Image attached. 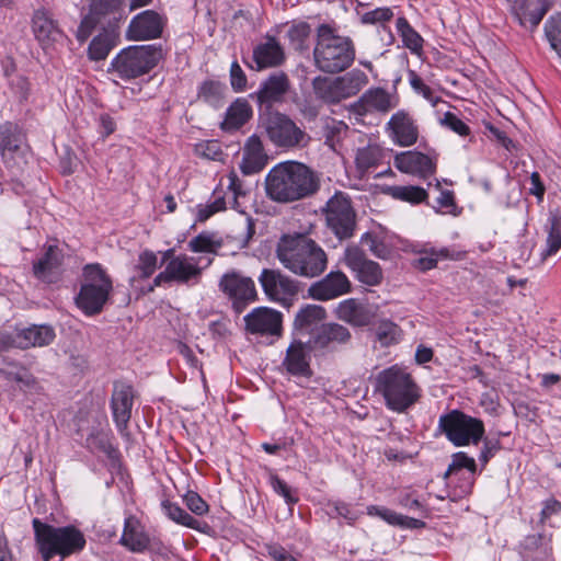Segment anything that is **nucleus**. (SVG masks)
Here are the masks:
<instances>
[{
    "label": "nucleus",
    "mask_w": 561,
    "mask_h": 561,
    "mask_svg": "<svg viewBox=\"0 0 561 561\" xmlns=\"http://www.w3.org/2000/svg\"><path fill=\"white\" fill-rule=\"evenodd\" d=\"M247 76L240 65L233 61L230 67V83L234 91L241 92L247 88Z\"/></svg>",
    "instance_id": "64"
},
{
    "label": "nucleus",
    "mask_w": 561,
    "mask_h": 561,
    "mask_svg": "<svg viewBox=\"0 0 561 561\" xmlns=\"http://www.w3.org/2000/svg\"><path fill=\"white\" fill-rule=\"evenodd\" d=\"M89 11L103 19L115 15L122 9L124 0H85Z\"/></svg>",
    "instance_id": "51"
},
{
    "label": "nucleus",
    "mask_w": 561,
    "mask_h": 561,
    "mask_svg": "<svg viewBox=\"0 0 561 561\" xmlns=\"http://www.w3.org/2000/svg\"><path fill=\"white\" fill-rule=\"evenodd\" d=\"M161 506L164 514L174 523L195 530H202L201 523L176 503L165 500L161 503Z\"/></svg>",
    "instance_id": "43"
},
{
    "label": "nucleus",
    "mask_w": 561,
    "mask_h": 561,
    "mask_svg": "<svg viewBox=\"0 0 561 561\" xmlns=\"http://www.w3.org/2000/svg\"><path fill=\"white\" fill-rule=\"evenodd\" d=\"M547 231V247L541 252L542 260L554 255L561 249V218L552 216Z\"/></svg>",
    "instance_id": "46"
},
{
    "label": "nucleus",
    "mask_w": 561,
    "mask_h": 561,
    "mask_svg": "<svg viewBox=\"0 0 561 561\" xmlns=\"http://www.w3.org/2000/svg\"><path fill=\"white\" fill-rule=\"evenodd\" d=\"M284 59V49L274 37H267L264 43L253 49V60L257 70L277 67L283 64Z\"/></svg>",
    "instance_id": "26"
},
{
    "label": "nucleus",
    "mask_w": 561,
    "mask_h": 561,
    "mask_svg": "<svg viewBox=\"0 0 561 561\" xmlns=\"http://www.w3.org/2000/svg\"><path fill=\"white\" fill-rule=\"evenodd\" d=\"M117 44V34L114 31L103 30L90 43L88 55L91 60H104Z\"/></svg>",
    "instance_id": "35"
},
{
    "label": "nucleus",
    "mask_w": 561,
    "mask_h": 561,
    "mask_svg": "<svg viewBox=\"0 0 561 561\" xmlns=\"http://www.w3.org/2000/svg\"><path fill=\"white\" fill-rule=\"evenodd\" d=\"M310 344H306L300 340H293L286 350L282 366L285 370L296 377H310L312 371L310 368Z\"/></svg>",
    "instance_id": "23"
},
{
    "label": "nucleus",
    "mask_w": 561,
    "mask_h": 561,
    "mask_svg": "<svg viewBox=\"0 0 561 561\" xmlns=\"http://www.w3.org/2000/svg\"><path fill=\"white\" fill-rule=\"evenodd\" d=\"M328 507V515L330 517H342L344 518L348 524H353L355 520L358 519L360 514L352 508V506L345 502L341 501H333L329 502L327 504Z\"/></svg>",
    "instance_id": "53"
},
{
    "label": "nucleus",
    "mask_w": 561,
    "mask_h": 561,
    "mask_svg": "<svg viewBox=\"0 0 561 561\" xmlns=\"http://www.w3.org/2000/svg\"><path fill=\"white\" fill-rule=\"evenodd\" d=\"M393 18V11L388 8H377L375 10L368 11L360 16V21L363 24H380L390 21Z\"/></svg>",
    "instance_id": "57"
},
{
    "label": "nucleus",
    "mask_w": 561,
    "mask_h": 561,
    "mask_svg": "<svg viewBox=\"0 0 561 561\" xmlns=\"http://www.w3.org/2000/svg\"><path fill=\"white\" fill-rule=\"evenodd\" d=\"M183 502L187 508L195 515L203 516L208 512V504L194 491H187L183 496Z\"/></svg>",
    "instance_id": "58"
},
{
    "label": "nucleus",
    "mask_w": 561,
    "mask_h": 561,
    "mask_svg": "<svg viewBox=\"0 0 561 561\" xmlns=\"http://www.w3.org/2000/svg\"><path fill=\"white\" fill-rule=\"evenodd\" d=\"M367 514L370 516H378L389 525L402 526V515L389 508L371 505L367 507Z\"/></svg>",
    "instance_id": "60"
},
{
    "label": "nucleus",
    "mask_w": 561,
    "mask_h": 561,
    "mask_svg": "<svg viewBox=\"0 0 561 561\" xmlns=\"http://www.w3.org/2000/svg\"><path fill=\"white\" fill-rule=\"evenodd\" d=\"M218 286L230 300L237 313H241L257 297L254 280L236 270L225 273L220 277Z\"/></svg>",
    "instance_id": "11"
},
{
    "label": "nucleus",
    "mask_w": 561,
    "mask_h": 561,
    "mask_svg": "<svg viewBox=\"0 0 561 561\" xmlns=\"http://www.w3.org/2000/svg\"><path fill=\"white\" fill-rule=\"evenodd\" d=\"M244 322L245 330L253 335L279 336L282 334V313L267 307L254 308L244 317Z\"/></svg>",
    "instance_id": "17"
},
{
    "label": "nucleus",
    "mask_w": 561,
    "mask_h": 561,
    "mask_svg": "<svg viewBox=\"0 0 561 561\" xmlns=\"http://www.w3.org/2000/svg\"><path fill=\"white\" fill-rule=\"evenodd\" d=\"M55 339V331L50 325H31L16 330L18 348L42 347L50 344Z\"/></svg>",
    "instance_id": "25"
},
{
    "label": "nucleus",
    "mask_w": 561,
    "mask_h": 561,
    "mask_svg": "<svg viewBox=\"0 0 561 561\" xmlns=\"http://www.w3.org/2000/svg\"><path fill=\"white\" fill-rule=\"evenodd\" d=\"M32 28L35 37L42 43L55 41L59 34L54 20L45 10L35 11L32 20Z\"/></svg>",
    "instance_id": "37"
},
{
    "label": "nucleus",
    "mask_w": 561,
    "mask_h": 561,
    "mask_svg": "<svg viewBox=\"0 0 561 561\" xmlns=\"http://www.w3.org/2000/svg\"><path fill=\"white\" fill-rule=\"evenodd\" d=\"M383 158V150L377 144H368L358 148L355 156L357 170L363 174L371 168H376Z\"/></svg>",
    "instance_id": "38"
},
{
    "label": "nucleus",
    "mask_w": 561,
    "mask_h": 561,
    "mask_svg": "<svg viewBox=\"0 0 561 561\" xmlns=\"http://www.w3.org/2000/svg\"><path fill=\"white\" fill-rule=\"evenodd\" d=\"M32 524L43 561H50L56 556L62 560L85 546L83 534L75 526L54 527L38 518H34Z\"/></svg>",
    "instance_id": "4"
},
{
    "label": "nucleus",
    "mask_w": 561,
    "mask_h": 561,
    "mask_svg": "<svg viewBox=\"0 0 561 561\" xmlns=\"http://www.w3.org/2000/svg\"><path fill=\"white\" fill-rule=\"evenodd\" d=\"M375 335L381 346L396 344L401 339L400 328L390 320H381L377 323Z\"/></svg>",
    "instance_id": "45"
},
{
    "label": "nucleus",
    "mask_w": 561,
    "mask_h": 561,
    "mask_svg": "<svg viewBox=\"0 0 561 561\" xmlns=\"http://www.w3.org/2000/svg\"><path fill=\"white\" fill-rule=\"evenodd\" d=\"M316 95L327 103H339L341 100L336 78L317 77L312 81Z\"/></svg>",
    "instance_id": "42"
},
{
    "label": "nucleus",
    "mask_w": 561,
    "mask_h": 561,
    "mask_svg": "<svg viewBox=\"0 0 561 561\" xmlns=\"http://www.w3.org/2000/svg\"><path fill=\"white\" fill-rule=\"evenodd\" d=\"M440 124L460 136H467L470 131L468 125L451 112L444 114Z\"/></svg>",
    "instance_id": "61"
},
{
    "label": "nucleus",
    "mask_w": 561,
    "mask_h": 561,
    "mask_svg": "<svg viewBox=\"0 0 561 561\" xmlns=\"http://www.w3.org/2000/svg\"><path fill=\"white\" fill-rule=\"evenodd\" d=\"M270 482L274 492L283 496L287 504L293 505L297 503L298 499L291 494V490L285 481L273 474L270 478Z\"/></svg>",
    "instance_id": "63"
},
{
    "label": "nucleus",
    "mask_w": 561,
    "mask_h": 561,
    "mask_svg": "<svg viewBox=\"0 0 561 561\" xmlns=\"http://www.w3.org/2000/svg\"><path fill=\"white\" fill-rule=\"evenodd\" d=\"M385 193L393 197L394 199L409 202L411 204H420L424 202L428 194L426 190L420 186L413 185H393L388 186Z\"/></svg>",
    "instance_id": "41"
},
{
    "label": "nucleus",
    "mask_w": 561,
    "mask_h": 561,
    "mask_svg": "<svg viewBox=\"0 0 561 561\" xmlns=\"http://www.w3.org/2000/svg\"><path fill=\"white\" fill-rule=\"evenodd\" d=\"M119 542L133 552H142L149 546V537L140 523L135 517L129 516L125 519Z\"/></svg>",
    "instance_id": "29"
},
{
    "label": "nucleus",
    "mask_w": 561,
    "mask_h": 561,
    "mask_svg": "<svg viewBox=\"0 0 561 561\" xmlns=\"http://www.w3.org/2000/svg\"><path fill=\"white\" fill-rule=\"evenodd\" d=\"M393 163L402 173L415 175L421 179H427L436 171V163L433 159L420 151L397 153Z\"/></svg>",
    "instance_id": "22"
},
{
    "label": "nucleus",
    "mask_w": 561,
    "mask_h": 561,
    "mask_svg": "<svg viewBox=\"0 0 561 561\" xmlns=\"http://www.w3.org/2000/svg\"><path fill=\"white\" fill-rule=\"evenodd\" d=\"M341 100L357 94L367 83L368 77L359 69H353L344 76L336 77Z\"/></svg>",
    "instance_id": "36"
},
{
    "label": "nucleus",
    "mask_w": 561,
    "mask_h": 561,
    "mask_svg": "<svg viewBox=\"0 0 561 561\" xmlns=\"http://www.w3.org/2000/svg\"><path fill=\"white\" fill-rule=\"evenodd\" d=\"M62 253L56 245H48L45 254L34 263L33 271L37 278L51 282L50 275L61 264Z\"/></svg>",
    "instance_id": "34"
},
{
    "label": "nucleus",
    "mask_w": 561,
    "mask_h": 561,
    "mask_svg": "<svg viewBox=\"0 0 561 561\" xmlns=\"http://www.w3.org/2000/svg\"><path fill=\"white\" fill-rule=\"evenodd\" d=\"M259 282L265 296L284 307H289L291 299L298 294V283L278 270L264 268Z\"/></svg>",
    "instance_id": "13"
},
{
    "label": "nucleus",
    "mask_w": 561,
    "mask_h": 561,
    "mask_svg": "<svg viewBox=\"0 0 561 561\" xmlns=\"http://www.w3.org/2000/svg\"><path fill=\"white\" fill-rule=\"evenodd\" d=\"M397 106V102L386 90L381 88L367 90L355 105L358 114L371 111L388 112Z\"/></svg>",
    "instance_id": "27"
},
{
    "label": "nucleus",
    "mask_w": 561,
    "mask_h": 561,
    "mask_svg": "<svg viewBox=\"0 0 561 561\" xmlns=\"http://www.w3.org/2000/svg\"><path fill=\"white\" fill-rule=\"evenodd\" d=\"M202 275L203 267L199 266L196 257L187 254H179L171 257L165 264L164 270L153 278L149 291H152L154 287L171 284L185 285L188 287L194 286L201 282Z\"/></svg>",
    "instance_id": "10"
},
{
    "label": "nucleus",
    "mask_w": 561,
    "mask_h": 561,
    "mask_svg": "<svg viewBox=\"0 0 561 561\" xmlns=\"http://www.w3.org/2000/svg\"><path fill=\"white\" fill-rule=\"evenodd\" d=\"M83 278L76 304L87 316L98 314L112 293V279L98 263L84 266Z\"/></svg>",
    "instance_id": "6"
},
{
    "label": "nucleus",
    "mask_w": 561,
    "mask_h": 561,
    "mask_svg": "<svg viewBox=\"0 0 561 561\" xmlns=\"http://www.w3.org/2000/svg\"><path fill=\"white\" fill-rule=\"evenodd\" d=\"M320 186L317 174L296 161L280 162L265 178L266 195L277 203H293L313 195Z\"/></svg>",
    "instance_id": "1"
},
{
    "label": "nucleus",
    "mask_w": 561,
    "mask_h": 561,
    "mask_svg": "<svg viewBox=\"0 0 561 561\" xmlns=\"http://www.w3.org/2000/svg\"><path fill=\"white\" fill-rule=\"evenodd\" d=\"M448 251L446 249H442L440 251H432L430 253L425 252L416 260V266L422 271H428L436 267L439 259L447 257Z\"/></svg>",
    "instance_id": "62"
},
{
    "label": "nucleus",
    "mask_w": 561,
    "mask_h": 561,
    "mask_svg": "<svg viewBox=\"0 0 561 561\" xmlns=\"http://www.w3.org/2000/svg\"><path fill=\"white\" fill-rule=\"evenodd\" d=\"M360 243L367 247L368 250L378 259L386 260L390 255V250L387 244L375 233H364L360 238Z\"/></svg>",
    "instance_id": "54"
},
{
    "label": "nucleus",
    "mask_w": 561,
    "mask_h": 561,
    "mask_svg": "<svg viewBox=\"0 0 561 561\" xmlns=\"http://www.w3.org/2000/svg\"><path fill=\"white\" fill-rule=\"evenodd\" d=\"M439 430L455 446L477 445L484 434V424L481 420L467 415L459 410L440 415Z\"/></svg>",
    "instance_id": "8"
},
{
    "label": "nucleus",
    "mask_w": 561,
    "mask_h": 561,
    "mask_svg": "<svg viewBox=\"0 0 561 561\" xmlns=\"http://www.w3.org/2000/svg\"><path fill=\"white\" fill-rule=\"evenodd\" d=\"M134 403V389L130 385L115 382L112 393L111 408L113 417L119 432L126 430L131 416Z\"/></svg>",
    "instance_id": "24"
},
{
    "label": "nucleus",
    "mask_w": 561,
    "mask_h": 561,
    "mask_svg": "<svg viewBox=\"0 0 561 561\" xmlns=\"http://www.w3.org/2000/svg\"><path fill=\"white\" fill-rule=\"evenodd\" d=\"M276 257L293 274L313 278L328 266L325 251L311 238L301 234H284L276 247Z\"/></svg>",
    "instance_id": "2"
},
{
    "label": "nucleus",
    "mask_w": 561,
    "mask_h": 561,
    "mask_svg": "<svg viewBox=\"0 0 561 561\" xmlns=\"http://www.w3.org/2000/svg\"><path fill=\"white\" fill-rule=\"evenodd\" d=\"M158 267V256L154 252L145 250L139 254L136 271L139 274V278H149L156 272Z\"/></svg>",
    "instance_id": "52"
},
{
    "label": "nucleus",
    "mask_w": 561,
    "mask_h": 561,
    "mask_svg": "<svg viewBox=\"0 0 561 561\" xmlns=\"http://www.w3.org/2000/svg\"><path fill=\"white\" fill-rule=\"evenodd\" d=\"M195 153L204 159L213 161H221L224 152L217 140H207L195 146Z\"/></svg>",
    "instance_id": "55"
},
{
    "label": "nucleus",
    "mask_w": 561,
    "mask_h": 561,
    "mask_svg": "<svg viewBox=\"0 0 561 561\" xmlns=\"http://www.w3.org/2000/svg\"><path fill=\"white\" fill-rule=\"evenodd\" d=\"M26 136L22 127L13 122L0 124V154L8 168L19 167L14 156L23 153Z\"/></svg>",
    "instance_id": "19"
},
{
    "label": "nucleus",
    "mask_w": 561,
    "mask_h": 561,
    "mask_svg": "<svg viewBox=\"0 0 561 561\" xmlns=\"http://www.w3.org/2000/svg\"><path fill=\"white\" fill-rule=\"evenodd\" d=\"M355 55V44L351 37L335 34L327 24L318 27L313 59L320 71L342 72L352 66Z\"/></svg>",
    "instance_id": "3"
},
{
    "label": "nucleus",
    "mask_w": 561,
    "mask_h": 561,
    "mask_svg": "<svg viewBox=\"0 0 561 561\" xmlns=\"http://www.w3.org/2000/svg\"><path fill=\"white\" fill-rule=\"evenodd\" d=\"M252 116V108L244 99H237L226 112V117L220 124L225 131H234L243 126Z\"/></svg>",
    "instance_id": "32"
},
{
    "label": "nucleus",
    "mask_w": 561,
    "mask_h": 561,
    "mask_svg": "<svg viewBox=\"0 0 561 561\" xmlns=\"http://www.w3.org/2000/svg\"><path fill=\"white\" fill-rule=\"evenodd\" d=\"M352 290V283L341 271L330 272L322 279L313 283L309 296L316 300L328 301L346 295Z\"/></svg>",
    "instance_id": "20"
},
{
    "label": "nucleus",
    "mask_w": 561,
    "mask_h": 561,
    "mask_svg": "<svg viewBox=\"0 0 561 561\" xmlns=\"http://www.w3.org/2000/svg\"><path fill=\"white\" fill-rule=\"evenodd\" d=\"M325 317L327 312L322 306L307 305L297 312L294 323L298 329H306L324 320Z\"/></svg>",
    "instance_id": "44"
},
{
    "label": "nucleus",
    "mask_w": 561,
    "mask_h": 561,
    "mask_svg": "<svg viewBox=\"0 0 561 561\" xmlns=\"http://www.w3.org/2000/svg\"><path fill=\"white\" fill-rule=\"evenodd\" d=\"M396 27L404 47L410 49L413 54H420L423 50V37L411 26L404 16L397 19Z\"/></svg>",
    "instance_id": "39"
},
{
    "label": "nucleus",
    "mask_w": 561,
    "mask_h": 561,
    "mask_svg": "<svg viewBox=\"0 0 561 561\" xmlns=\"http://www.w3.org/2000/svg\"><path fill=\"white\" fill-rule=\"evenodd\" d=\"M343 262L359 283L371 287L381 284L383 279L381 266L377 262L368 260L358 247H347L344 251Z\"/></svg>",
    "instance_id": "14"
},
{
    "label": "nucleus",
    "mask_w": 561,
    "mask_h": 561,
    "mask_svg": "<svg viewBox=\"0 0 561 561\" xmlns=\"http://www.w3.org/2000/svg\"><path fill=\"white\" fill-rule=\"evenodd\" d=\"M264 126L270 140L280 148L301 147L309 140L308 135L285 114H271Z\"/></svg>",
    "instance_id": "12"
},
{
    "label": "nucleus",
    "mask_w": 561,
    "mask_h": 561,
    "mask_svg": "<svg viewBox=\"0 0 561 561\" xmlns=\"http://www.w3.org/2000/svg\"><path fill=\"white\" fill-rule=\"evenodd\" d=\"M387 131L392 142L401 147L413 146L419 138V128L414 119L404 111H399L390 117Z\"/></svg>",
    "instance_id": "21"
},
{
    "label": "nucleus",
    "mask_w": 561,
    "mask_h": 561,
    "mask_svg": "<svg viewBox=\"0 0 561 561\" xmlns=\"http://www.w3.org/2000/svg\"><path fill=\"white\" fill-rule=\"evenodd\" d=\"M310 34L311 27L304 21L293 23L287 31L288 39L291 46L297 50L305 48V43L309 38Z\"/></svg>",
    "instance_id": "48"
},
{
    "label": "nucleus",
    "mask_w": 561,
    "mask_h": 561,
    "mask_svg": "<svg viewBox=\"0 0 561 561\" xmlns=\"http://www.w3.org/2000/svg\"><path fill=\"white\" fill-rule=\"evenodd\" d=\"M377 388L387 407L398 413L404 412L419 399V388L404 369L392 366L382 370L377 378Z\"/></svg>",
    "instance_id": "5"
},
{
    "label": "nucleus",
    "mask_w": 561,
    "mask_h": 561,
    "mask_svg": "<svg viewBox=\"0 0 561 561\" xmlns=\"http://www.w3.org/2000/svg\"><path fill=\"white\" fill-rule=\"evenodd\" d=\"M1 374L8 381L16 382L19 389L25 393L39 394L43 391L39 381L24 367L3 368Z\"/></svg>",
    "instance_id": "33"
},
{
    "label": "nucleus",
    "mask_w": 561,
    "mask_h": 561,
    "mask_svg": "<svg viewBox=\"0 0 561 561\" xmlns=\"http://www.w3.org/2000/svg\"><path fill=\"white\" fill-rule=\"evenodd\" d=\"M162 58V49L156 45L129 46L111 61V70L123 80L136 79L148 73Z\"/></svg>",
    "instance_id": "7"
},
{
    "label": "nucleus",
    "mask_w": 561,
    "mask_h": 561,
    "mask_svg": "<svg viewBox=\"0 0 561 561\" xmlns=\"http://www.w3.org/2000/svg\"><path fill=\"white\" fill-rule=\"evenodd\" d=\"M289 89L288 77L283 73H274L270 76L262 84L257 92V99L261 103H275L283 100Z\"/></svg>",
    "instance_id": "30"
},
{
    "label": "nucleus",
    "mask_w": 561,
    "mask_h": 561,
    "mask_svg": "<svg viewBox=\"0 0 561 561\" xmlns=\"http://www.w3.org/2000/svg\"><path fill=\"white\" fill-rule=\"evenodd\" d=\"M409 82L415 92L422 94V96L433 105L438 102L439 99L434 94L433 90L423 82L415 71L409 72Z\"/></svg>",
    "instance_id": "59"
},
{
    "label": "nucleus",
    "mask_w": 561,
    "mask_h": 561,
    "mask_svg": "<svg viewBox=\"0 0 561 561\" xmlns=\"http://www.w3.org/2000/svg\"><path fill=\"white\" fill-rule=\"evenodd\" d=\"M543 28L551 49L561 58V13L550 16Z\"/></svg>",
    "instance_id": "47"
},
{
    "label": "nucleus",
    "mask_w": 561,
    "mask_h": 561,
    "mask_svg": "<svg viewBox=\"0 0 561 561\" xmlns=\"http://www.w3.org/2000/svg\"><path fill=\"white\" fill-rule=\"evenodd\" d=\"M102 20L104 19L89 11L78 27L77 39L81 43L85 42Z\"/></svg>",
    "instance_id": "56"
},
{
    "label": "nucleus",
    "mask_w": 561,
    "mask_h": 561,
    "mask_svg": "<svg viewBox=\"0 0 561 561\" xmlns=\"http://www.w3.org/2000/svg\"><path fill=\"white\" fill-rule=\"evenodd\" d=\"M327 228L339 239L353 237L356 228V213L351 198L343 192H336L322 209Z\"/></svg>",
    "instance_id": "9"
},
{
    "label": "nucleus",
    "mask_w": 561,
    "mask_h": 561,
    "mask_svg": "<svg viewBox=\"0 0 561 561\" xmlns=\"http://www.w3.org/2000/svg\"><path fill=\"white\" fill-rule=\"evenodd\" d=\"M87 446L93 453H103L107 456H111L114 453L110 435L104 431L91 433L87 437Z\"/></svg>",
    "instance_id": "50"
},
{
    "label": "nucleus",
    "mask_w": 561,
    "mask_h": 561,
    "mask_svg": "<svg viewBox=\"0 0 561 561\" xmlns=\"http://www.w3.org/2000/svg\"><path fill=\"white\" fill-rule=\"evenodd\" d=\"M187 245L195 253H216L221 247V241L214 239L211 234L199 233L191 239Z\"/></svg>",
    "instance_id": "49"
},
{
    "label": "nucleus",
    "mask_w": 561,
    "mask_h": 561,
    "mask_svg": "<svg viewBox=\"0 0 561 561\" xmlns=\"http://www.w3.org/2000/svg\"><path fill=\"white\" fill-rule=\"evenodd\" d=\"M227 88L219 81L208 80L201 84L198 89V99L215 108H219L224 104Z\"/></svg>",
    "instance_id": "40"
},
{
    "label": "nucleus",
    "mask_w": 561,
    "mask_h": 561,
    "mask_svg": "<svg viewBox=\"0 0 561 561\" xmlns=\"http://www.w3.org/2000/svg\"><path fill=\"white\" fill-rule=\"evenodd\" d=\"M267 161V156L260 138L255 135L251 136L243 148V157L241 170L244 174H252L261 171Z\"/></svg>",
    "instance_id": "28"
},
{
    "label": "nucleus",
    "mask_w": 561,
    "mask_h": 561,
    "mask_svg": "<svg viewBox=\"0 0 561 561\" xmlns=\"http://www.w3.org/2000/svg\"><path fill=\"white\" fill-rule=\"evenodd\" d=\"M167 19L154 10L136 14L126 30L129 41H150L161 37Z\"/></svg>",
    "instance_id": "15"
},
{
    "label": "nucleus",
    "mask_w": 561,
    "mask_h": 561,
    "mask_svg": "<svg viewBox=\"0 0 561 561\" xmlns=\"http://www.w3.org/2000/svg\"><path fill=\"white\" fill-rule=\"evenodd\" d=\"M469 470V477L465 479V482L460 485L459 495L463 496L470 494L474 483V473L477 470L476 460L469 457L466 453L459 451L451 456V462L445 472V478H449L457 474L461 469Z\"/></svg>",
    "instance_id": "31"
},
{
    "label": "nucleus",
    "mask_w": 561,
    "mask_h": 561,
    "mask_svg": "<svg viewBox=\"0 0 561 561\" xmlns=\"http://www.w3.org/2000/svg\"><path fill=\"white\" fill-rule=\"evenodd\" d=\"M351 331L335 322L324 323L314 331L309 340L314 352H332L350 343Z\"/></svg>",
    "instance_id": "18"
},
{
    "label": "nucleus",
    "mask_w": 561,
    "mask_h": 561,
    "mask_svg": "<svg viewBox=\"0 0 561 561\" xmlns=\"http://www.w3.org/2000/svg\"><path fill=\"white\" fill-rule=\"evenodd\" d=\"M378 307L357 298H347L340 301L334 314L340 320L354 328H363L371 324L377 316Z\"/></svg>",
    "instance_id": "16"
}]
</instances>
